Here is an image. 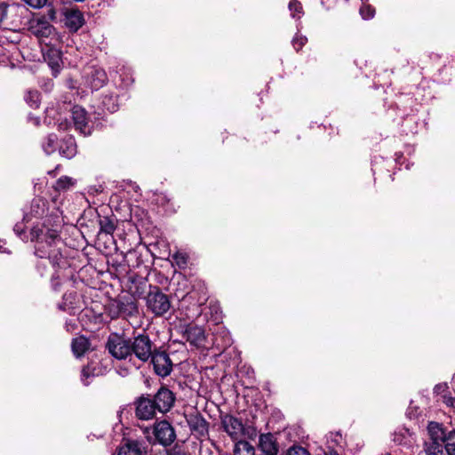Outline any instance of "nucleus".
<instances>
[{
	"label": "nucleus",
	"mask_w": 455,
	"mask_h": 455,
	"mask_svg": "<svg viewBox=\"0 0 455 455\" xmlns=\"http://www.w3.org/2000/svg\"><path fill=\"white\" fill-rule=\"evenodd\" d=\"M175 399L173 392L165 387H160L153 397L155 405L162 413L168 412L173 407Z\"/></svg>",
	"instance_id": "nucleus-14"
},
{
	"label": "nucleus",
	"mask_w": 455,
	"mask_h": 455,
	"mask_svg": "<svg viewBox=\"0 0 455 455\" xmlns=\"http://www.w3.org/2000/svg\"><path fill=\"white\" fill-rule=\"evenodd\" d=\"M259 454L277 455L278 447L275 436L270 434H262L259 439Z\"/></svg>",
	"instance_id": "nucleus-17"
},
{
	"label": "nucleus",
	"mask_w": 455,
	"mask_h": 455,
	"mask_svg": "<svg viewBox=\"0 0 455 455\" xmlns=\"http://www.w3.org/2000/svg\"><path fill=\"white\" fill-rule=\"evenodd\" d=\"M153 443H158L164 447L172 445L176 440V432L172 424L167 420L156 421L153 425Z\"/></svg>",
	"instance_id": "nucleus-6"
},
{
	"label": "nucleus",
	"mask_w": 455,
	"mask_h": 455,
	"mask_svg": "<svg viewBox=\"0 0 455 455\" xmlns=\"http://www.w3.org/2000/svg\"><path fill=\"white\" fill-rule=\"evenodd\" d=\"M57 145V136L55 134H49L44 142L43 143V148L48 155L55 151Z\"/></svg>",
	"instance_id": "nucleus-29"
},
{
	"label": "nucleus",
	"mask_w": 455,
	"mask_h": 455,
	"mask_svg": "<svg viewBox=\"0 0 455 455\" xmlns=\"http://www.w3.org/2000/svg\"><path fill=\"white\" fill-rule=\"evenodd\" d=\"M14 231L20 235L21 234V230H20L19 226L16 225L14 227Z\"/></svg>",
	"instance_id": "nucleus-43"
},
{
	"label": "nucleus",
	"mask_w": 455,
	"mask_h": 455,
	"mask_svg": "<svg viewBox=\"0 0 455 455\" xmlns=\"http://www.w3.org/2000/svg\"><path fill=\"white\" fill-rule=\"evenodd\" d=\"M84 23L83 13L77 9L67 10L64 13V24L73 32L77 31Z\"/></svg>",
	"instance_id": "nucleus-16"
},
{
	"label": "nucleus",
	"mask_w": 455,
	"mask_h": 455,
	"mask_svg": "<svg viewBox=\"0 0 455 455\" xmlns=\"http://www.w3.org/2000/svg\"><path fill=\"white\" fill-rule=\"evenodd\" d=\"M6 244V241L5 240H3V239H0V252H3V253H10V251H8L4 245Z\"/></svg>",
	"instance_id": "nucleus-38"
},
{
	"label": "nucleus",
	"mask_w": 455,
	"mask_h": 455,
	"mask_svg": "<svg viewBox=\"0 0 455 455\" xmlns=\"http://www.w3.org/2000/svg\"><path fill=\"white\" fill-rule=\"evenodd\" d=\"M60 153L62 156L70 159L76 154V145L73 138H68L60 146Z\"/></svg>",
	"instance_id": "nucleus-21"
},
{
	"label": "nucleus",
	"mask_w": 455,
	"mask_h": 455,
	"mask_svg": "<svg viewBox=\"0 0 455 455\" xmlns=\"http://www.w3.org/2000/svg\"><path fill=\"white\" fill-rule=\"evenodd\" d=\"M307 42V38L300 34H296L291 40L293 48L299 52Z\"/></svg>",
	"instance_id": "nucleus-33"
},
{
	"label": "nucleus",
	"mask_w": 455,
	"mask_h": 455,
	"mask_svg": "<svg viewBox=\"0 0 455 455\" xmlns=\"http://www.w3.org/2000/svg\"><path fill=\"white\" fill-rule=\"evenodd\" d=\"M107 316L111 320L118 318L128 319L136 316L139 314L138 304L136 300L129 296L118 297L110 299L104 307Z\"/></svg>",
	"instance_id": "nucleus-2"
},
{
	"label": "nucleus",
	"mask_w": 455,
	"mask_h": 455,
	"mask_svg": "<svg viewBox=\"0 0 455 455\" xmlns=\"http://www.w3.org/2000/svg\"><path fill=\"white\" fill-rule=\"evenodd\" d=\"M153 365L154 372L162 378L171 374L173 368V363L166 351L158 349L155 351V355L150 359Z\"/></svg>",
	"instance_id": "nucleus-7"
},
{
	"label": "nucleus",
	"mask_w": 455,
	"mask_h": 455,
	"mask_svg": "<svg viewBox=\"0 0 455 455\" xmlns=\"http://www.w3.org/2000/svg\"><path fill=\"white\" fill-rule=\"evenodd\" d=\"M91 373H90V371H89V368H83L82 370V373H81V379L83 381V383L85 385V386H88L89 385V381H88V379L91 377Z\"/></svg>",
	"instance_id": "nucleus-37"
},
{
	"label": "nucleus",
	"mask_w": 455,
	"mask_h": 455,
	"mask_svg": "<svg viewBox=\"0 0 455 455\" xmlns=\"http://www.w3.org/2000/svg\"><path fill=\"white\" fill-rule=\"evenodd\" d=\"M60 165H57L54 170L49 171L48 174L54 176L55 172L60 169Z\"/></svg>",
	"instance_id": "nucleus-41"
},
{
	"label": "nucleus",
	"mask_w": 455,
	"mask_h": 455,
	"mask_svg": "<svg viewBox=\"0 0 455 455\" xmlns=\"http://www.w3.org/2000/svg\"><path fill=\"white\" fill-rule=\"evenodd\" d=\"M25 100L31 108H37L40 103L39 93L37 92H28L25 96Z\"/></svg>",
	"instance_id": "nucleus-32"
},
{
	"label": "nucleus",
	"mask_w": 455,
	"mask_h": 455,
	"mask_svg": "<svg viewBox=\"0 0 455 455\" xmlns=\"http://www.w3.org/2000/svg\"><path fill=\"white\" fill-rule=\"evenodd\" d=\"M288 7L292 18L299 20L303 16V7L299 1L291 0Z\"/></svg>",
	"instance_id": "nucleus-27"
},
{
	"label": "nucleus",
	"mask_w": 455,
	"mask_h": 455,
	"mask_svg": "<svg viewBox=\"0 0 455 455\" xmlns=\"http://www.w3.org/2000/svg\"><path fill=\"white\" fill-rule=\"evenodd\" d=\"M452 383L455 384V372H454V375L452 377Z\"/></svg>",
	"instance_id": "nucleus-44"
},
{
	"label": "nucleus",
	"mask_w": 455,
	"mask_h": 455,
	"mask_svg": "<svg viewBox=\"0 0 455 455\" xmlns=\"http://www.w3.org/2000/svg\"><path fill=\"white\" fill-rule=\"evenodd\" d=\"M28 5L39 9L42 8L47 2V0H23Z\"/></svg>",
	"instance_id": "nucleus-36"
},
{
	"label": "nucleus",
	"mask_w": 455,
	"mask_h": 455,
	"mask_svg": "<svg viewBox=\"0 0 455 455\" xmlns=\"http://www.w3.org/2000/svg\"><path fill=\"white\" fill-rule=\"evenodd\" d=\"M135 415L139 419L149 420L153 419L156 411H158L155 405L154 400L149 395H141L135 402Z\"/></svg>",
	"instance_id": "nucleus-9"
},
{
	"label": "nucleus",
	"mask_w": 455,
	"mask_h": 455,
	"mask_svg": "<svg viewBox=\"0 0 455 455\" xmlns=\"http://www.w3.org/2000/svg\"><path fill=\"white\" fill-rule=\"evenodd\" d=\"M99 108L103 111L107 110L109 113H115L117 111L119 108L117 94L113 92L106 93L102 97Z\"/></svg>",
	"instance_id": "nucleus-20"
},
{
	"label": "nucleus",
	"mask_w": 455,
	"mask_h": 455,
	"mask_svg": "<svg viewBox=\"0 0 455 455\" xmlns=\"http://www.w3.org/2000/svg\"><path fill=\"white\" fill-rule=\"evenodd\" d=\"M66 328L68 331H74L76 328V323L66 322Z\"/></svg>",
	"instance_id": "nucleus-39"
},
{
	"label": "nucleus",
	"mask_w": 455,
	"mask_h": 455,
	"mask_svg": "<svg viewBox=\"0 0 455 455\" xmlns=\"http://www.w3.org/2000/svg\"><path fill=\"white\" fill-rule=\"evenodd\" d=\"M182 337L191 346L196 347H202L206 341L205 331L203 327L196 324H186L181 327Z\"/></svg>",
	"instance_id": "nucleus-10"
},
{
	"label": "nucleus",
	"mask_w": 455,
	"mask_h": 455,
	"mask_svg": "<svg viewBox=\"0 0 455 455\" xmlns=\"http://www.w3.org/2000/svg\"><path fill=\"white\" fill-rule=\"evenodd\" d=\"M172 261L173 263L180 268V269H185L188 265V255L186 252H182L180 251H177L172 254Z\"/></svg>",
	"instance_id": "nucleus-28"
},
{
	"label": "nucleus",
	"mask_w": 455,
	"mask_h": 455,
	"mask_svg": "<svg viewBox=\"0 0 455 455\" xmlns=\"http://www.w3.org/2000/svg\"><path fill=\"white\" fill-rule=\"evenodd\" d=\"M146 306L156 316H162L171 308V301L159 287L151 288L146 296Z\"/></svg>",
	"instance_id": "nucleus-3"
},
{
	"label": "nucleus",
	"mask_w": 455,
	"mask_h": 455,
	"mask_svg": "<svg viewBox=\"0 0 455 455\" xmlns=\"http://www.w3.org/2000/svg\"><path fill=\"white\" fill-rule=\"evenodd\" d=\"M107 348L109 354L118 360L126 359L128 356H132L131 339H127L116 333H111L109 335L107 342Z\"/></svg>",
	"instance_id": "nucleus-5"
},
{
	"label": "nucleus",
	"mask_w": 455,
	"mask_h": 455,
	"mask_svg": "<svg viewBox=\"0 0 455 455\" xmlns=\"http://www.w3.org/2000/svg\"><path fill=\"white\" fill-rule=\"evenodd\" d=\"M32 239L36 240L35 254L40 259H48L52 266L59 265L61 259L60 251L54 246V243L59 240V233L55 229H44L33 228Z\"/></svg>",
	"instance_id": "nucleus-1"
},
{
	"label": "nucleus",
	"mask_w": 455,
	"mask_h": 455,
	"mask_svg": "<svg viewBox=\"0 0 455 455\" xmlns=\"http://www.w3.org/2000/svg\"><path fill=\"white\" fill-rule=\"evenodd\" d=\"M100 231L106 234H112L116 229L114 221L108 217H103L100 220Z\"/></svg>",
	"instance_id": "nucleus-30"
},
{
	"label": "nucleus",
	"mask_w": 455,
	"mask_h": 455,
	"mask_svg": "<svg viewBox=\"0 0 455 455\" xmlns=\"http://www.w3.org/2000/svg\"><path fill=\"white\" fill-rule=\"evenodd\" d=\"M432 441L443 442L445 435L442 426L436 422H430L427 427Z\"/></svg>",
	"instance_id": "nucleus-25"
},
{
	"label": "nucleus",
	"mask_w": 455,
	"mask_h": 455,
	"mask_svg": "<svg viewBox=\"0 0 455 455\" xmlns=\"http://www.w3.org/2000/svg\"><path fill=\"white\" fill-rule=\"evenodd\" d=\"M52 288H53L54 290H58V288H59V286H60V282H59V281H57V278L52 277Z\"/></svg>",
	"instance_id": "nucleus-40"
},
{
	"label": "nucleus",
	"mask_w": 455,
	"mask_h": 455,
	"mask_svg": "<svg viewBox=\"0 0 455 455\" xmlns=\"http://www.w3.org/2000/svg\"><path fill=\"white\" fill-rule=\"evenodd\" d=\"M157 350L148 334H139L131 340L132 355H134L142 363L151 359Z\"/></svg>",
	"instance_id": "nucleus-4"
},
{
	"label": "nucleus",
	"mask_w": 455,
	"mask_h": 455,
	"mask_svg": "<svg viewBox=\"0 0 455 455\" xmlns=\"http://www.w3.org/2000/svg\"><path fill=\"white\" fill-rule=\"evenodd\" d=\"M71 346L73 353L76 356H81L88 350L90 342L85 337L80 336L73 339Z\"/></svg>",
	"instance_id": "nucleus-22"
},
{
	"label": "nucleus",
	"mask_w": 455,
	"mask_h": 455,
	"mask_svg": "<svg viewBox=\"0 0 455 455\" xmlns=\"http://www.w3.org/2000/svg\"><path fill=\"white\" fill-rule=\"evenodd\" d=\"M287 455H310V454L307 449H305L301 446H293L288 450Z\"/></svg>",
	"instance_id": "nucleus-35"
},
{
	"label": "nucleus",
	"mask_w": 455,
	"mask_h": 455,
	"mask_svg": "<svg viewBox=\"0 0 455 455\" xmlns=\"http://www.w3.org/2000/svg\"><path fill=\"white\" fill-rule=\"evenodd\" d=\"M426 452L427 455H444L443 442L431 441L427 444Z\"/></svg>",
	"instance_id": "nucleus-26"
},
{
	"label": "nucleus",
	"mask_w": 455,
	"mask_h": 455,
	"mask_svg": "<svg viewBox=\"0 0 455 455\" xmlns=\"http://www.w3.org/2000/svg\"><path fill=\"white\" fill-rule=\"evenodd\" d=\"M188 425L192 432L204 435L208 432V423L198 412L191 413L187 417Z\"/></svg>",
	"instance_id": "nucleus-18"
},
{
	"label": "nucleus",
	"mask_w": 455,
	"mask_h": 455,
	"mask_svg": "<svg viewBox=\"0 0 455 455\" xmlns=\"http://www.w3.org/2000/svg\"><path fill=\"white\" fill-rule=\"evenodd\" d=\"M72 118L74 126L84 136H89L92 132V125L90 124L87 112L80 106L72 108Z\"/></svg>",
	"instance_id": "nucleus-13"
},
{
	"label": "nucleus",
	"mask_w": 455,
	"mask_h": 455,
	"mask_svg": "<svg viewBox=\"0 0 455 455\" xmlns=\"http://www.w3.org/2000/svg\"><path fill=\"white\" fill-rule=\"evenodd\" d=\"M360 14L364 20H370L374 17L375 10L371 5L363 4L360 8Z\"/></svg>",
	"instance_id": "nucleus-34"
},
{
	"label": "nucleus",
	"mask_w": 455,
	"mask_h": 455,
	"mask_svg": "<svg viewBox=\"0 0 455 455\" xmlns=\"http://www.w3.org/2000/svg\"><path fill=\"white\" fill-rule=\"evenodd\" d=\"M325 455H339V454L334 450H330L329 451H327L325 453Z\"/></svg>",
	"instance_id": "nucleus-42"
},
{
	"label": "nucleus",
	"mask_w": 455,
	"mask_h": 455,
	"mask_svg": "<svg viewBox=\"0 0 455 455\" xmlns=\"http://www.w3.org/2000/svg\"><path fill=\"white\" fill-rule=\"evenodd\" d=\"M84 84L92 90L102 88L108 82L106 71L99 67H91L84 76Z\"/></svg>",
	"instance_id": "nucleus-11"
},
{
	"label": "nucleus",
	"mask_w": 455,
	"mask_h": 455,
	"mask_svg": "<svg viewBox=\"0 0 455 455\" xmlns=\"http://www.w3.org/2000/svg\"><path fill=\"white\" fill-rule=\"evenodd\" d=\"M76 184V180L68 176H62L57 180L53 186V188L57 192H66Z\"/></svg>",
	"instance_id": "nucleus-23"
},
{
	"label": "nucleus",
	"mask_w": 455,
	"mask_h": 455,
	"mask_svg": "<svg viewBox=\"0 0 455 455\" xmlns=\"http://www.w3.org/2000/svg\"><path fill=\"white\" fill-rule=\"evenodd\" d=\"M145 448L142 443L135 440H126L119 448L118 455H143Z\"/></svg>",
	"instance_id": "nucleus-19"
},
{
	"label": "nucleus",
	"mask_w": 455,
	"mask_h": 455,
	"mask_svg": "<svg viewBox=\"0 0 455 455\" xmlns=\"http://www.w3.org/2000/svg\"><path fill=\"white\" fill-rule=\"evenodd\" d=\"M221 427L235 443L240 441L239 439L243 436L244 431L243 422L230 414H226L221 417Z\"/></svg>",
	"instance_id": "nucleus-12"
},
{
	"label": "nucleus",
	"mask_w": 455,
	"mask_h": 455,
	"mask_svg": "<svg viewBox=\"0 0 455 455\" xmlns=\"http://www.w3.org/2000/svg\"><path fill=\"white\" fill-rule=\"evenodd\" d=\"M41 51L44 61L52 69V75L57 76L63 66L62 53L60 50L55 46V44H49V46H43Z\"/></svg>",
	"instance_id": "nucleus-8"
},
{
	"label": "nucleus",
	"mask_w": 455,
	"mask_h": 455,
	"mask_svg": "<svg viewBox=\"0 0 455 455\" xmlns=\"http://www.w3.org/2000/svg\"><path fill=\"white\" fill-rule=\"evenodd\" d=\"M34 33L39 40L41 48L55 44L59 40L55 28L47 22L39 23Z\"/></svg>",
	"instance_id": "nucleus-15"
},
{
	"label": "nucleus",
	"mask_w": 455,
	"mask_h": 455,
	"mask_svg": "<svg viewBox=\"0 0 455 455\" xmlns=\"http://www.w3.org/2000/svg\"><path fill=\"white\" fill-rule=\"evenodd\" d=\"M234 455H256L254 447L247 441H238L235 444Z\"/></svg>",
	"instance_id": "nucleus-24"
},
{
	"label": "nucleus",
	"mask_w": 455,
	"mask_h": 455,
	"mask_svg": "<svg viewBox=\"0 0 455 455\" xmlns=\"http://www.w3.org/2000/svg\"><path fill=\"white\" fill-rule=\"evenodd\" d=\"M443 443L444 447L449 455H455V431L450 432L447 436L444 437Z\"/></svg>",
	"instance_id": "nucleus-31"
}]
</instances>
